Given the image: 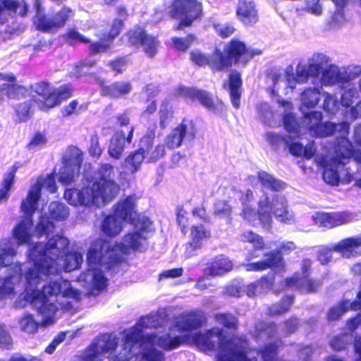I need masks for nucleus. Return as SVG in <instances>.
I'll list each match as a JSON object with an SVG mask.
<instances>
[{"instance_id": "obj_1", "label": "nucleus", "mask_w": 361, "mask_h": 361, "mask_svg": "<svg viewBox=\"0 0 361 361\" xmlns=\"http://www.w3.org/2000/svg\"><path fill=\"white\" fill-rule=\"evenodd\" d=\"M191 341L206 354L216 351V361H256V356H248L252 348L247 338L238 334L226 337L222 328L196 332Z\"/></svg>"}, {"instance_id": "obj_2", "label": "nucleus", "mask_w": 361, "mask_h": 361, "mask_svg": "<svg viewBox=\"0 0 361 361\" xmlns=\"http://www.w3.org/2000/svg\"><path fill=\"white\" fill-rule=\"evenodd\" d=\"M99 178L87 180L80 189H66L64 198L73 206H99L106 204L117 195L119 186L113 179L114 166L111 164H102L98 169Z\"/></svg>"}, {"instance_id": "obj_3", "label": "nucleus", "mask_w": 361, "mask_h": 361, "mask_svg": "<svg viewBox=\"0 0 361 361\" xmlns=\"http://www.w3.org/2000/svg\"><path fill=\"white\" fill-rule=\"evenodd\" d=\"M69 240L67 238L56 235L46 243L37 242L29 248L28 257L33 263L34 268H30L25 273L28 285L35 286L41 281L40 274L50 276L58 271V258L68 250Z\"/></svg>"}, {"instance_id": "obj_4", "label": "nucleus", "mask_w": 361, "mask_h": 361, "mask_svg": "<svg viewBox=\"0 0 361 361\" xmlns=\"http://www.w3.org/2000/svg\"><path fill=\"white\" fill-rule=\"evenodd\" d=\"M32 90L38 97L18 102L13 106V116L16 123H25L32 118L34 114L33 104H35L40 111H49L67 101L74 92L71 83L54 87L47 81L36 82L32 86Z\"/></svg>"}, {"instance_id": "obj_5", "label": "nucleus", "mask_w": 361, "mask_h": 361, "mask_svg": "<svg viewBox=\"0 0 361 361\" xmlns=\"http://www.w3.org/2000/svg\"><path fill=\"white\" fill-rule=\"evenodd\" d=\"M147 237L140 231H134L126 233L123 237L121 242L111 245L107 240L98 238L94 241L104 242L105 252L109 255L107 262L109 269L120 267L121 264L126 262V255L130 254V251L142 252L144 245L147 243Z\"/></svg>"}, {"instance_id": "obj_6", "label": "nucleus", "mask_w": 361, "mask_h": 361, "mask_svg": "<svg viewBox=\"0 0 361 361\" xmlns=\"http://www.w3.org/2000/svg\"><path fill=\"white\" fill-rule=\"evenodd\" d=\"M104 242L93 241L87 252L88 270L92 271V290L100 292L106 288L107 279L102 269L105 266L107 271H114L119 267L109 269V255L106 254Z\"/></svg>"}, {"instance_id": "obj_7", "label": "nucleus", "mask_w": 361, "mask_h": 361, "mask_svg": "<svg viewBox=\"0 0 361 361\" xmlns=\"http://www.w3.org/2000/svg\"><path fill=\"white\" fill-rule=\"evenodd\" d=\"M171 19L180 20L173 27L175 31L183 30L204 16L203 5L199 0H173L168 13Z\"/></svg>"}, {"instance_id": "obj_8", "label": "nucleus", "mask_w": 361, "mask_h": 361, "mask_svg": "<svg viewBox=\"0 0 361 361\" xmlns=\"http://www.w3.org/2000/svg\"><path fill=\"white\" fill-rule=\"evenodd\" d=\"M176 93L178 97L192 102H198L209 111L215 112L219 115L226 114V106L223 101L218 98L214 100L212 94L205 90L179 85L176 89Z\"/></svg>"}, {"instance_id": "obj_9", "label": "nucleus", "mask_w": 361, "mask_h": 361, "mask_svg": "<svg viewBox=\"0 0 361 361\" xmlns=\"http://www.w3.org/2000/svg\"><path fill=\"white\" fill-rule=\"evenodd\" d=\"M74 10L63 6L57 11L47 15L39 13L33 18V25L38 31L45 33H54L63 28L73 17Z\"/></svg>"}, {"instance_id": "obj_10", "label": "nucleus", "mask_w": 361, "mask_h": 361, "mask_svg": "<svg viewBox=\"0 0 361 361\" xmlns=\"http://www.w3.org/2000/svg\"><path fill=\"white\" fill-rule=\"evenodd\" d=\"M38 284L35 286L27 284V288L32 290L31 304L39 314L50 317L56 312L57 308L54 303L49 302V296L59 294L61 292V284L57 281H50L43 286L42 290L35 288Z\"/></svg>"}, {"instance_id": "obj_11", "label": "nucleus", "mask_w": 361, "mask_h": 361, "mask_svg": "<svg viewBox=\"0 0 361 361\" xmlns=\"http://www.w3.org/2000/svg\"><path fill=\"white\" fill-rule=\"evenodd\" d=\"M126 36L129 46L142 47L148 58H153L157 54L159 46L158 38L148 34L145 27L137 25L129 29Z\"/></svg>"}, {"instance_id": "obj_12", "label": "nucleus", "mask_w": 361, "mask_h": 361, "mask_svg": "<svg viewBox=\"0 0 361 361\" xmlns=\"http://www.w3.org/2000/svg\"><path fill=\"white\" fill-rule=\"evenodd\" d=\"M42 188H46L50 193L57 190L55 177L53 174H47L46 177H39L35 184L29 190L27 196L20 204V208L32 214L38 209V202L42 196Z\"/></svg>"}, {"instance_id": "obj_13", "label": "nucleus", "mask_w": 361, "mask_h": 361, "mask_svg": "<svg viewBox=\"0 0 361 361\" xmlns=\"http://www.w3.org/2000/svg\"><path fill=\"white\" fill-rule=\"evenodd\" d=\"M153 319V316L147 315L142 317L139 320V322L136 325L125 334L122 341V350L123 353L121 355H115L111 357V361H128L132 357V350L135 345L142 339L145 336H141L140 330L138 329L136 326L139 325L141 328L147 329L152 326L150 325V322Z\"/></svg>"}, {"instance_id": "obj_14", "label": "nucleus", "mask_w": 361, "mask_h": 361, "mask_svg": "<svg viewBox=\"0 0 361 361\" xmlns=\"http://www.w3.org/2000/svg\"><path fill=\"white\" fill-rule=\"evenodd\" d=\"M322 114L317 111H312L304 114L302 123L312 137H330L337 130V124L329 121L322 122Z\"/></svg>"}, {"instance_id": "obj_15", "label": "nucleus", "mask_w": 361, "mask_h": 361, "mask_svg": "<svg viewBox=\"0 0 361 361\" xmlns=\"http://www.w3.org/2000/svg\"><path fill=\"white\" fill-rule=\"evenodd\" d=\"M233 64L246 65L255 56L262 54L261 50L252 49L238 39L233 38L224 46Z\"/></svg>"}, {"instance_id": "obj_16", "label": "nucleus", "mask_w": 361, "mask_h": 361, "mask_svg": "<svg viewBox=\"0 0 361 361\" xmlns=\"http://www.w3.org/2000/svg\"><path fill=\"white\" fill-rule=\"evenodd\" d=\"M184 342L180 336H172L170 333H165L159 336L156 332L145 335L142 339V344L145 347H154L157 345L165 351H171L180 347Z\"/></svg>"}, {"instance_id": "obj_17", "label": "nucleus", "mask_w": 361, "mask_h": 361, "mask_svg": "<svg viewBox=\"0 0 361 361\" xmlns=\"http://www.w3.org/2000/svg\"><path fill=\"white\" fill-rule=\"evenodd\" d=\"M137 196L132 194L118 201L113 207V214L122 221L130 223L138 213L136 209Z\"/></svg>"}, {"instance_id": "obj_18", "label": "nucleus", "mask_w": 361, "mask_h": 361, "mask_svg": "<svg viewBox=\"0 0 361 361\" xmlns=\"http://www.w3.org/2000/svg\"><path fill=\"white\" fill-rule=\"evenodd\" d=\"M353 152V143L347 137H337L334 142L331 164L336 167L344 166L345 161L352 158Z\"/></svg>"}, {"instance_id": "obj_19", "label": "nucleus", "mask_w": 361, "mask_h": 361, "mask_svg": "<svg viewBox=\"0 0 361 361\" xmlns=\"http://www.w3.org/2000/svg\"><path fill=\"white\" fill-rule=\"evenodd\" d=\"M100 86V94L111 99H118L128 94L133 90L132 83L130 81L117 80L109 85H106L104 81L97 78Z\"/></svg>"}, {"instance_id": "obj_20", "label": "nucleus", "mask_w": 361, "mask_h": 361, "mask_svg": "<svg viewBox=\"0 0 361 361\" xmlns=\"http://www.w3.org/2000/svg\"><path fill=\"white\" fill-rule=\"evenodd\" d=\"M360 247L361 237H348L333 245L334 252L345 259L361 256Z\"/></svg>"}, {"instance_id": "obj_21", "label": "nucleus", "mask_w": 361, "mask_h": 361, "mask_svg": "<svg viewBox=\"0 0 361 361\" xmlns=\"http://www.w3.org/2000/svg\"><path fill=\"white\" fill-rule=\"evenodd\" d=\"M134 133V127H130L127 136L123 130H118L115 133L110 140L109 145L108 147L109 155L114 159H119L124 152L125 143L130 144L133 140Z\"/></svg>"}, {"instance_id": "obj_22", "label": "nucleus", "mask_w": 361, "mask_h": 361, "mask_svg": "<svg viewBox=\"0 0 361 361\" xmlns=\"http://www.w3.org/2000/svg\"><path fill=\"white\" fill-rule=\"evenodd\" d=\"M223 87L228 89L233 107L236 109H239L243 92V80L240 73L235 70L232 71L228 76L226 84H224Z\"/></svg>"}, {"instance_id": "obj_23", "label": "nucleus", "mask_w": 361, "mask_h": 361, "mask_svg": "<svg viewBox=\"0 0 361 361\" xmlns=\"http://www.w3.org/2000/svg\"><path fill=\"white\" fill-rule=\"evenodd\" d=\"M20 211L25 214V216L14 227L13 236L18 245L29 244L32 239L30 230L33 226L32 216L35 213L30 214L21 208Z\"/></svg>"}, {"instance_id": "obj_24", "label": "nucleus", "mask_w": 361, "mask_h": 361, "mask_svg": "<svg viewBox=\"0 0 361 361\" xmlns=\"http://www.w3.org/2000/svg\"><path fill=\"white\" fill-rule=\"evenodd\" d=\"M212 237L210 228L203 224L192 225L190 228L189 241L186 245L187 251L191 252L201 249L204 241Z\"/></svg>"}, {"instance_id": "obj_25", "label": "nucleus", "mask_w": 361, "mask_h": 361, "mask_svg": "<svg viewBox=\"0 0 361 361\" xmlns=\"http://www.w3.org/2000/svg\"><path fill=\"white\" fill-rule=\"evenodd\" d=\"M114 27L102 33L99 40L91 42L89 45L90 56H95L99 54L111 52L114 44V40L119 36L118 30Z\"/></svg>"}, {"instance_id": "obj_26", "label": "nucleus", "mask_w": 361, "mask_h": 361, "mask_svg": "<svg viewBox=\"0 0 361 361\" xmlns=\"http://www.w3.org/2000/svg\"><path fill=\"white\" fill-rule=\"evenodd\" d=\"M321 226L329 228L338 227L350 222L352 214L347 212H323L317 216Z\"/></svg>"}, {"instance_id": "obj_27", "label": "nucleus", "mask_w": 361, "mask_h": 361, "mask_svg": "<svg viewBox=\"0 0 361 361\" xmlns=\"http://www.w3.org/2000/svg\"><path fill=\"white\" fill-rule=\"evenodd\" d=\"M238 18L244 24L251 25L258 20V13L252 1L239 0L235 11Z\"/></svg>"}, {"instance_id": "obj_28", "label": "nucleus", "mask_w": 361, "mask_h": 361, "mask_svg": "<svg viewBox=\"0 0 361 361\" xmlns=\"http://www.w3.org/2000/svg\"><path fill=\"white\" fill-rule=\"evenodd\" d=\"M275 274L268 273L259 279L247 285L246 293L249 297H255L257 293H266L271 290L275 284Z\"/></svg>"}, {"instance_id": "obj_29", "label": "nucleus", "mask_w": 361, "mask_h": 361, "mask_svg": "<svg viewBox=\"0 0 361 361\" xmlns=\"http://www.w3.org/2000/svg\"><path fill=\"white\" fill-rule=\"evenodd\" d=\"M209 68L213 72H221L231 68V62L228 54L219 48H215L210 54Z\"/></svg>"}, {"instance_id": "obj_30", "label": "nucleus", "mask_w": 361, "mask_h": 361, "mask_svg": "<svg viewBox=\"0 0 361 361\" xmlns=\"http://www.w3.org/2000/svg\"><path fill=\"white\" fill-rule=\"evenodd\" d=\"M100 228L102 233L109 238H115L123 230L122 221L114 214H108L103 219Z\"/></svg>"}, {"instance_id": "obj_31", "label": "nucleus", "mask_w": 361, "mask_h": 361, "mask_svg": "<svg viewBox=\"0 0 361 361\" xmlns=\"http://www.w3.org/2000/svg\"><path fill=\"white\" fill-rule=\"evenodd\" d=\"M188 125L185 119H183L165 138V145L170 149H173L180 147L188 132Z\"/></svg>"}, {"instance_id": "obj_32", "label": "nucleus", "mask_w": 361, "mask_h": 361, "mask_svg": "<svg viewBox=\"0 0 361 361\" xmlns=\"http://www.w3.org/2000/svg\"><path fill=\"white\" fill-rule=\"evenodd\" d=\"M270 208L279 221L284 224H290L294 221L293 216L289 214L287 209L286 202L283 197H275L273 199Z\"/></svg>"}, {"instance_id": "obj_33", "label": "nucleus", "mask_w": 361, "mask_h": 361, "mask_svg": "<svg viewBox=\"0 0 361 361\" xmlns=\"http://www.w3.org/2000/svg\"><path fill=\"white\" fill-rule=\"evenodd\" d=\"M202 318L195 314H187L180 316L175 323V326L180 332L190 331L200 328L202 325Z\"/></svg>"}, {"instance_id": "obj_34", "label": "nucleus", "mask_w": 361, "mask_h": 361, "mask_svg": "<svg viewBox=\"0 0 361 361\" xmlns=\"http://www.w3.org/2000/svg\"><path fill=\"white\" fill-rule=\"evenodd\" d=\"M294 302L293 295H284L280 301L267 307V315L269 317H274L288 313Z\"/></svg>"}, {"instance_id": "obj_35", "label": "nucleus", "mask_w": 361, "mask_h": 361, "mask_svg": "<svg viewBox=\"0 0 361 361\" xmlns=\"http://www.w3.org/2000/svg\"><path fill=\"white\" fill-rule=\"evenodd\" d=\"M233 269V264L224 255H219L212 259L207 269L209 275L216 276L230 271Z\"/></svg>"}, {"instance_id": "obj_36", "label": "nucleus", "mask_w": 361, "mask_h": 361, "mask_svg": "<svg viewBox=\"0 0 361 361\" xmlns=\"http://www.w3.org/2000/svg\"><path fill=\"white\" fill-rule=\"evenodd\" d=\"M263 334L268 338H274L278 334V326L274 322L259 320L253 326L252 335L255 339H259Z\"/></svg>"}, {"instance_id": "obj_37", "label": "nucleus", "mask_w": 361, "mask_h": 361, "mask_svg": "<svg viewBox=\"0 0 361 361\" xmlns=\"http://www.w3.org/2000/svg\"><path fill=\"white\" fill-rule=\"evenodd\" d=\"M146 155L141 149H135L130 152L125 158L123 167L131 174L137 173L141 168Z\"/></svg>"}, {"instance_id": "obj_38", "label": "nucleus", "mask_w": 361, "mask_h": 361, "mask_svg": "<svg viewBox=\"0 0 361 361\" xmlns=\"http://www.w3.org/2000/svg\"><path fill=\"white\" fill-rule=\"evenodd\" d=\"M174 108L169 99L161 102L158 111L159 125L161 130L166 129L174 117Z\"/></svg>"}, {"instance_id": "obj_39", "label": "nucleus", "mask_w": 361, "mask_h": 361, "mask_svg": "<svg viewBox=\"0 0 361 361\" xmlns=\"http://www.w3.org/2000/svg\"><path fill=\"white\" fill-rule=\"evenodd\" d=\"M213 317L215 322L222 326V329L232 331H235L238 329V317L230 312L216 313Z\"/></svg>"}, {"instance_id": "obj_40", "label": "nucleus", "mask_w": 361, "mask_h": 361, "mask_svg": "<svg viewBox=\"0 0 361 361\" xmlns=\"http://www.w3.org/2000/svg\"><path fill=\"white\" fill-rule=\"evenodd\" d=\"M17 170L18 166L13 165L4 175V177L2 180L1 187L0 188V204L1 202H6L8 200L9 190L13 185Z\"/></svg>"}, {"instance_id": "obj_41", "label": "nucleus", "mask_w": 361, "mask_h": 361, "mask_svg": "<svg viewBox=\"0 0 361 361\" xmlns=\"http://www.w3.org/2000/svg\"><path fill=\"white\" fill-rule=\"evenodd\" d=\"M308 70L310 76L317 77L320 75L322 76V79L329 83H333L335 81L334 77V73L330 68H326L324 64V61H313L308 65Z\"/></svg>"}, {"instance_id": "obj_42", "label": "nucleus", "mask_w": 361, "mask_h": 361, "mask_svg": "<svg viewBox=\"0 0 361 361\" xmlns=\"http://www.w3.org/2000/svg\"><path fill=\"white\" fill-rule=\"evenodd\" d=\"M94 65L95 61L94 60L87 59H81L73 64L71 74L76 78H80L86 76L94 77L96 76L95 73L88 72V70L93 68Z\"/></svg>"}, {"instance_id": "obj_43", "label": "nucleus", "mask_w": 361, "mask_h": 361, "mask_svg": "<svg viewBox=\"0 0 361 361\" xmlns=\"http://www.w3.org/2000/svg\"><path fill=\"white\" fill-rule=\"evenodd\" d=\"M257 178L264 188L274 192L283 190L286 184L266 171H259Z\"/></svg>"}, {"instance_id": "obj_44", "label": "nucleus", "mask_w": 361, "mask_h": 361, "mask_svg": "<svg viewBox=\"0 0 361 361\" xmlns=\"http://www.w3.org/2000/svg\"><path fill=\"white\" fill-rule=\"evenodd\" d=\"M115 14L117 16L114 18L110 29L114 27L118 30V35H120L121 31L125 27V21L128 18L130 13L127 6L124 4H121L115 8Z\"/></svg>"}, {"instance_id": "obj_45", "label": "nucleus", "mask_w": 361, "mask_h": 361, "mask_svg": "<svg viewBox=\"0 0 361 361\" xmlns=\"http://www.w3.org/2000/svg\"><path fill=\"white\" fill-rule=\"evenodd\" d=\"M88 106L89 102H83L80 104L78 99H73L61 109V114L63 118H67L87 111Z\"/></svg>"}, {"instance_id": "obj_46", "label": "nucleus", "mask_w": 361, "mask_h": 361, "mask_svg": "<svg viewBox=\"0 0 361 361\" xmlns=\"http://www.w3.org/2000/svg\"><path fill=\"white\" fill-rule=\"evenodd\" d=\"M50 217L56 221H64L69 215V209L65 204L59 202H51L49 207Z\"/></svg>"}, {"instance_id": "obj_47", "label": "nucleus", "mask_w": 361, "mask_h": 361, "mask_svg": "<svg viewBox=\"0 0 361 361\" xmlns=\"http://www.w3.org/2000/svg\"><path fill=\"white\" fill-rule=\"evenodd\" d=\"M264 257L266 258L265 262L269 265V269L284 271L285 262L283 257L276 250L264 253Z\"/></svg>"}, {"instance_id": "obj_48", "label": "nucleus", "mask_w": 361, "mask_h": 361, "mask_svg": "<svg viewBox=\"0 0 361 361\" xmlns=\"http://www.w3.org/2000/svg\"><path fill=\"white\" fill-rule=\"evenodd\" d=\"M320 92L317 88H307L301 94L302 103L307 108L315 106L319 102Z\"/></svg>"}, {"instance_id": "obj_49", "label": "nucleus", "mask_w": 361, "mask_h": 361, "mask_svg": "<svg viewBox=\"0 0 361 361\" xmlns=\"http://www.w3.org/2000/svg\"><path fill=\"white\" fill-rule=\"evenodd\" d=\"M66 43L69 45L74 46L78 43L89 44L90 39L85 37L75 28H69L63 35Z\"/></svg>"}, {"instance_id": "obj_50", "label": "nucleus", "mask_w": 361, "mask_h": 361, "mask_svg": "<svg viewBox=\"0 0 361 361\" xmlns=\"http://www.w3.org/2000/svg\"><path fill=\"white\" fill-rule=\"evenodd\" d=\"M323 282L321 279H314L303 276L299 285V291L305 293H312L319 290Z\"/></svg>"}, {"instance_id": "obj_51", "label": "nucleus", "mask_w": 361, "mask_h": 361, "mask_svg": "<svg viewBox=\"0 0 361 361\" xmlns=\"http://www.w3.org/2000/svg\"><path fill=\"white\" fill-rule=\"evenodd\" d=\"M82 262V256L77 252H69L65 254L64 269L71 271L79 269Z\"/></svg>"}, {"instance_id": "obj_52", "label": "nucleus", "mask_w": 361, "mask_h": 361, "mask_svg": "<svg viewBox=\"0 0 361 361\" xmlns=\"http://www.w3.org/2000/svg\"><path fill=\"white\" fill-rule=\"evenodd\" d=\"M5 94L10 99L18 100L24 97L25 88L16 83H3Z\"/></svg>"}, {"instance_id": "obj_53", "label": "nucleus", "mask_w": 361, "mask_h": 361, "mask_svg": "<svg viewBox=\"0 0 361 361\" xmlns=\"http://www.w3.org/2000/svg\"><path fill=\"white\" fill-rule=\"evenodd\" d=\"M197 37L193 33H189L185 37H173L171 39L174 48L180 51H185L196 40Z\"/></svg>"}, {"instance_id": "obj_54", "label": "nucleus", "mask_w": 361, "mask_h": 361, "mask_svg": "<svg viewBox=\"0 0 361 361\" xmlns=\"http://www.w3.org/2000/svg\"><path fill=\"white\" fill-rule=\"evenodd\" d=\"M241 241L253 245L255 250H262L264 247V243L262 237L252 231H245L240 235Z\"/></svg>"}, {"instance_id": "obj_55", "label": "nucleus", "mask_w": 361, "mask_h": 361, "mask_svg": "<svg viewBox=\"0 0 361 361\" xmlns=\"http://www.w3.org/2000/svg\"><path fill=\"white\" fill-rule=\"evenodd\" d=\"M212 27L216 34L221 39L230 37L236 30L233 23L231 22L225 23H214Z\"/></svg>"}, {"instance_id": "obj_56", "label": "nucleus", "mask_w": 361, "mask_h": 361, "mask_svg": "<svg viewBox=\"0 0 361 361\" xmlns=\"http://www.w3.org/2000/svg\"><path fill=\"white\" fill-rule=\"evenodd\" d=\"M155 137V130L154 128L149 130L140 139V147L137 149H141L145 155L149 154L152 149Z\"/></svg>"}, {"instance_id": "obj_57", "label": "nucleus", "mask_w": 361, "mask_h": 361, "mask_svg": "<svg viewBox=\"0 0 361 361\" xmlns=\"http://www.w3.org/2000/svg\"><path fill=\"white\" fill-rule=\"evenodd\" d=\"M176 224L179 226L181 233L186 235L189 225V217L188 212L184 209L183 206H178L176 209Z\"/></svg>"}, {"instance_id": "obj_58", "label": "nucleus", "mask_w": 361, "mask_h": 361, "mask_svg": "<svg viewBox=\"0 0 361 361\" xmlns=\"http://www.w3.org/2000/svg\"><path fill=\"white\" fill-rule=\"evenodd\" d=\"M133 219L129 224L137 228L138 230L137 231H140V233L149 231L152 222L149 217L137 213Z\"/></svg>"}, {"instance_id": "obj_59", "label": "nucleus", "mask_w": 361, "mask_h": 361, "mask_svg": "<svg viewBox=\"0 0 361 361\" xmlns=\"http://www.w3.org/2000/svg\"><path fill=\"white\" fill-rule=\"evenodd\" d=\"M128 64V56H118L108 61L107 66L116 74H122L123 70Z\"/></svg>"}, {"instance_id": "obj_60", "label": "nucleus", "mask_w": 361, "mask_h": 361, "mask_svg": "<svg viewBox=\"0 0 361 361\" xmlns=\"http://www.w3.org/2000/svg\"><path fill=\"white\" fill-rule=\"evenodd\" d=\"M331 167H326L323 171V179L324 180L331 185H338L340 183V176L337 169L338 167L334 166L331 163L330 164Z\"/></svg>"}, {"instance_id": "obj_61", "label": "nucleus", "mask_w": 361, "mask_h": 361, "mask_svg": "<svg viewBox=\"0 0 361 361\" xmlns=\"http://www.w3.org/2000/svg\"><path fill=\"white\" fill-rule=\"evenodd\" d=\"M348 311V300H343L336 306L330 309L328 312V319L329 320H337Z\"/></svg>"}, {"instance_id": "obj_62", "label": "nucleus", "mask_w": 361, "mask_h": 361, "mask_svg": "<svg viewBox=\"0 0 361 361\" xmlns=\"http://www.w3.org/2000/svg\"><path fill=\"white\" fill-rule=\"evenodd\" d=\"M309 76H310V74L308 68H307L304 66H298L295 75L293 73L290 75L287 74V80L289 82L293 80L298 83H303L307 80Z\"/></svg>"}, {"instance_id": "obj_63", "label": "nucleus", "mask_w": 361, "mask_h": 361, "mask_svg": "<svg viewBox=\"0 0 361 361\" xmlns=\"http://www.w3.org/2000/svg\"><path fill=\"white\" fill-rule=\"evenodd\" d=\"M190 61L199 67L208 66L209 67L210 54L207 55L200 51L193 50L190 52Z\"/></svg>"}, {"instance_id": "obj_64", "label": "nucleus", "mask_w": 361, "mask_h": 361, "mask_svg": "<svg viewBox=\"0 0 361 361\" xmlns=\"http://www.w3.org/2000/svg\"><path fill=\"white\" fill-rule=\"evenodd\" d=\"M20 324L23 331L28 334L36 333L39 326V324L30 314L23 317L20 319Z\"/></svg>"}]
</instances>
